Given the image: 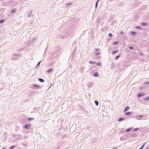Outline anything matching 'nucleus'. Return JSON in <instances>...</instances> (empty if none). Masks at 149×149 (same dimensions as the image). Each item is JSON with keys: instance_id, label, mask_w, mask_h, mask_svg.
<instances>
[{"instance_id": "obj_4", "label": "nucleus", "mask_w": 149, "mask_h": 149, "mask_svg": "<svg viewBox=\"0 0 149 149\" xmlns=\"http://www.w3.org/2000/svg\"><path fill=\"white\" fill-rule=\"evenodd\" d=\"M24 128L25 129H29L30 128V126L29 125H24Z\"/></svg>"}, {"instance_id": "obj_45", "label": "nucleus", "mask_w": 149, "mask_h": 149, "mask_svg": "<svg viewBox=\"0 0 149 149\" xmlns=\"http://www.w3.org/2000/svg\"><path fill=\"white\" fill-rule=\"evenodd\" d=\"M142 55V53H140V55Z\"/></svg>"}, {"instance_id": "obj_24", "label": "nucleus", "mask_w": 149, "mask_h": 149, "mask_svg": "<svg viewBox=\"0 0 149 149\" xmlns=\"http://www.w3.org/2000/svg\"><path fill=\"white\" fill-rule=\"evenodd\" d=\"M4 21V19H2L1 20H0V24H2L3 23Z\"/></svg>"}, {"instance_id": "obj_29", "label": "nucleus", "mask_w": 149, "mask_h": 149, "mask_svg": "<svg viewBox=\"0 0 149 149\" xmlns=\"http://www.w3.org/2000/svg\"><path fill=\"white\" fill-rule=\"evenodd\" d=\"M101 65V63H97L96 64V65L98 66H100Z\"/></svg>"}, {"instance_id": "obj_35", "label": "nucleus", "mask_w": 149, "mask_h": 149, "mask_svg": "<svg viewBox=\"0 0 149 149\" xmlns=\"http://www.w3.org/2000/svg\"><path fill=\"white\" fill-rule=\"evenodd\" d=\"M132 137H135V134H133L131 135Z\"/></svg>"}, {"instance_id": "obj_40", "label": "nucleus", "mask_w": 149, "mask_h": 149, "mask_svg": "<svg viewBox=\"0 0 149 149\" xmlns=\"http://www.w3.org/2000/svg\"><path fill=\"white\" fill-rule=\"evenodd\" d=\"M113 149H117V147H114L113 148Z\"/></svg>"}, {"instance_id": "obj_17", "label": "nucleus", "mask_w": 149, "mask_h": 149, "mask_svg": "<svg viewBox=\"0 0 149 149\" xmlns=\"http://www.w3.org/2000/svg\"><path fill=\"white\" fill-rule=\"evenodd\" d=\"M89 63L91 64H94L95 63V62L90 61L89 62Z\"/></svg>"}, {"instance_id": "obj_47", "label": "nucleus", "mask_w": 149, "mask_h": 149, "mask_svg": "<svg viewBox=\"0 0 149 149\" xmlns=\"http://www.w3.org/2000/svg\"><path fill=\"white\" fill-rule=\"evenodd\" d=\"M138 120H141V119H140V118H138Z\"/></svg>"}, {"instance_id": "obj_32", "label": "nucleus", "mask_w": 149, "mask_h": 149, "mask_svg": "<svg viewBox=\"0 0 149 149\" xmlns=\"http://www.w3.org/2000/svg\"><path fill=\"white\" fill-rule=\"evenodd\" d=\"M98 4V3H97V2H96L95 6V8H96L97 7Z\"/></svg>"}, {"instance_id": "obj_43", "label": "nucleus", "mask_w": 149, "mask_h": 149, "mask_svg": "<svg viewBox=\"0 0 149 149\" xmlns=\"http://www.w3.org/2000/svg\"><path fill=\"white\" fill-rule=\"evenodd\" d=\"M146 84H149V81L148 82H146Z\"/></svg>"}, {"instance_id": "obj_33", "label": "nucleus", "mask_w": 149, "mask_h": 149, "mask_svg": "<svg viewBox=\"0 0 149 149\" xmlns=\"http://www.w3.org/2000/svg\"><path fill=\"white\" fill-rule=\"evenodd\" d=\"M129 48L130 49H133L134 47H133L130 46L129 47Z\"/></svg>"}, {"instance_id": "obj_34", "label": "nucleus", "mask_w": 149, "mask_h": 149, "mask_svg": "<svg viewBox=\"0 0 149 149\" xmlns=\"http://www.w3.org/2000/svg\"><path fill=\"white\" fill-rule=\"evenodd\" d=\"M33 86L35 87H40V86H38V85H33Z\"/></svg>"}, {"instance_id": "obj_9", "label": "nucleus", "mask_w": 149, "mask_h": 149, "mask_svg": "<svg viewBox=\"0 0 149 149\" xmlns=\"http://www.w3.org/2000/svg\"><path fill=\"white\" fill-rule=\"evenodd\" d=\"M53 71V69L52 68H51L47 70V72L48 73H50L52 72Z\"/></svg>"}, {"instance_id": "obj_14", "label": "nucleus", "mask_w": 149, "mask_h": 149, "mask_svg": "<svg viewBox=\"0 0 149 149\" xmlns=\"http://www.w3.org/2000/svg\"><path fill=\"white\" fill-rule=\"evenodd\" d=\"M131 114V112H128L125 113V114L126 115H130Z\"/></svg>"}, {"instance_id": "obj_3", "label": "nucleus", "mask_w": 149, "mask_h": 149, "mask_svg": "<svg viewBox=\"0 0 149 149\" xmlns=\"http://www.w3.org/2000/svg\"><path fill=\"white\" fill-rule=\"evenodd\" d=\"M93 85V83L92 82L88 83L87 84V87L89 88H91Z\"/></svg>"}, {"instance_id": "obj_7", "label": "nucleus", "mask_w": 149, "mask_h": 149, "mask_svg": "<svg viewBox=\"0 0 149 149\" xmlns=\"http://www.w3.org/2000/svg\"><path fill=\"white\" fill-rule=\"evenodd\" d=\"M39 81L41 82H44L45 81L44 80L41 78H39L38 79Z\"/></svg>"}, {"instance_id": "obj_12", "label": "nucleus", "mask_w": 149, "mask_h": 149, "mask_svg": "<svg viewBox=\"0 0 149 149\" xmlns=\"http://www.w3.org/2000/svg\"><path fill=\"white\" fill-rule=\"evenodd\" d=\"M143 100L144 101H148L149 100V96L147 97L144 98L143 99Z\"/></svg>"}, {"instance_id": "obj_25", "label": "nucleus", "mask_w": 149, "mask_h": 149, "mask_svg": "<svg viewBox=\"0 0 149 149\" xmlns=\"http://www.w3.org/2000/svg\"><path fill=\"white\" fill-rule=\"evenodd\" d=\"M118 50H116L113 52L112 53L113 54H116L117 53H118Z\"/></svg>"}, {"instance_id": "obj_38", "label": "nucleus", "mask_w": 149, "mask_h": 149, "mask_svg": "<svg viewBox=\"0 0 149 149\" xmlns=\"http://www.w3.org/2000/svg\"><path fill=\"white\" fill-rule=\"evenodd\" d=\"M123 32H122V31H120V34L121 35H122L123 34Z\"/></svg>"}, {"instance_id": "obj_27", "label": "nucleus", "mask_w": 149, "mask_h": 149, "mask_svg": "<svg viewBox=\"0 0 149 149\" xmlns=\"http://www.w3.org/2000/svg\"><path fill=\"white\" fill-rule=\"evenodd\" d=\"M139 128H136L134 129L133 131L134 132H135V131H138L139 130Z\"/></svg>"}, {"instance_id": "obj_49", "label": "nucleus", "mask_w": 149, "mask_h": 149, "mask_svg": "<svg viewBox=\"0 0 149 149\" xmlns=\"http://www.w3.org/2000/svg\"><path fill=\"white\" fill-rule=\"evenodd\" d=\"M2 149H5V148H2Z\"/></svg>"}, {"instance_id": "obj_30", "label": "nucleus", "mask_w": 149, "mask_h": 149, "mask_svg": "<svg viewBox=\"0 0 149 149\" xmlns=\"http://www.w3.org/2000/svg\"><path fill=\"white\" fill-rule=\"evenodd\" d=\"M109 36L110 37H111L112 36V34L111 33H109Z\"/></svg>"}, {"instance_id": "obj_8", "label": "nucleus", "mask_w": 149, "mask_h": 149, "mask_svg": "<svg viewBox=\"0 0 149 149\" xmlns=\"http://www.w3.org/2000/svg\"><path fill=\"white\" fill-rule=\"evenodd\" d=\"M93 76H94L97 77H98L99 76L98 73L97 72H95Z\"/></svg>"}, {"instance_id": "obj_15", "label": "nucleus", "mask_w": 149, "mask_h": 149, "mask_svg": "<svg viewBox=\"0 0 149 149\" xmlns=\"http://www.w3.org/2000/svg\"><path fill=\"white\" fill-rule=\"evenodd\" d=\"M131 130V128H129L126 130V132H130Z\"/></svg>"}, {"instance_id": "obj_41", "label": "nucleus", "mask_w": 149, "mask_h": 149, "mask_svg": "<svg viewBox=\"0 0 149 149\" xmlns=\"http://www.w3.org/2000/svg\"><path fill=\"white\" fill-rule=\"evenodd\" d=\"M71 3H67L66 5H71Z\"/></svg>"}, {"instance_id": "obj_31", "label": "nucleus", "mask_w": 149, "mask_h": 149, "mask_svg": "<svg viewBox=\"0 0 149 149\" xmlns=\"http://www.w3.org/2000/svg\"><path fill=\"white\" fill-rule=\"evenodd\" d=\"M119 57H120V56L119 55H118L116 56L115 58L116 59H117L118 58H119Z\"/></svg>"}, {"instance_id": "obj_11", "label": "nucleus", "mask_w": 149, "mask_h": 149, "mask_svg": "<svg viewBox=\"0 0 149 149\" xmlns=\"http://www.w3.org/2000/svg\"><path fill=\"white\" fill-rule=\"evenodd\" d=\"M131 34L133 36H134L136 35V32L134 31H131Z\"/></svg>"}, {"instance_id": "obj_21", "label": "nucleus", "mask_w": 149, "mask_h": 149, "mask_svg": "<svg viewBox=\"0 0 149 149\" xmlns=\"http://www.w3.org/2000/svg\"><path fill=\"white\" fill-rule=\"evenodd\" d=\"M28 17H30L31 16H32V13H29L28 14Z\"/></svg>"}, {"instance_id": "obj_46", "label": "nucleus", "mask_w": 149, "mask_h": 149, "mask_svg": "<svg viewBox=\"0 0 149 149\" xmlns=\"http://www.w3.org/2000/svg\"><path fill=\"white\" fill-rule=\"evenodd\" d=\"M148 148H149L148 147H147V148H146V149H148Z\"/></svg>"}, {"instance_id": "obj_10", "label": "nucleus", "mask_w": 149, "mask_h": 149, "mask_svg": "<svg viewBox=\"0 0 149 149\" xmlns=\"http://www.w3.org/2000/svg\"><path fill=\"white\" fill-rule=\"evenodd\" d=\"M129 109V107L128 106L126 107L125 109H124V111H128Z\"/></svg>"}, {"instance_id": "obj_44", "label": "nucleus", "mask_w": 149, "mask_h": 149, "mask_svg": "<svg viewBox=\"0 0 149 149\" xmlns=\"http://www.w3.org/2000/svg\"><path fill=\"white\" fill-rule=\"evenodd\" d=\"M100 0H97V1L96 2H97V3H98V2H99Z\"/></svg>"}, {"instance_id": "obj_37", "label": "nucleus", "mask_w": 149, "mask_h": 149, "mask_svg": "<svg viewBox=\"0 0 149 149\" xmlns=\"http://www.w3.org/2000/svg\"><path fill=\"white\" fill-rule=\"evenodd\" d=\"M95 50L96 51H99V49L97 48H96L95 49Z\"/></svg>"}, {"instance_id": "obj_36", "label": "nucleus", "mask_w": 149, "mask_h": 149, "mask_svg": "<svg viewBox=\"0 0 149 149\" xmlns=\"http://www.w3.org/2000/svg\"><path fill=\"white\" fill-rule=\"evenodd\" d=\"M37 108L36 107H34L33 109V110L35 111H36V109H37Z\"/></svg>"}, {"instance_id": "obj_20", "label": "nucleus", "mask_w": 149, "mask_h": 149, "mask_svg": "<svg viewBox=\"0 0 149 149\" xmlns=\"http://www.w3.org/2000/svg\"><path fill=\"white\" fill-rule=\"evenodd\" d=\"M95 104L96 106H98L99 104L98 102L97 101H95Z\"/></svg>"}, {"instance_id": "obj_19", "label": "nucleus", "mask_w": 149, "mask_h": 149, "mask_svg": "<svg viewBox=\"0 0 149 149\" xmlns=\"http://www.w3.org/2000/svg\"><path fill=\"white\" fill-rule=\"evenodd\" d=\"M34 119V118H28V120L29 121H31V120H33Z\"/></svg>"}, {"instance_id": "obj_2", "label": "nucleus", "mask_w": 149, "mask_h": 149, "mask_svg": "<svg viewBox=\"0 0 149 149\" xmlns=\"http://www.w3.org/2000/svg\"><path fill=\"white\" fill-rule=\"evenodd\" d=\"M36 39V38H32L31 37H29V41L28 42L29 44H31V43L33 42H34Z\"/></svg>"}, {"instance_id": "obj_42", "label": "nucleus", "mask_w": 149, "mask_h": 149, "mask_svg": "<svg viewBox=\"0 0 149 149\" xmlns=\"http://www.w3.org/2000/svg\"><path fill=\"white\" fill-rule=\"evenodd\" d=\"M143 116H140V115H139V117H143Z\"/></svg>"}, {"instance_id": "obj_48", "label": "nucleus", "mask_w": 149, "mask_h": 149, "mask_svg": "<svg viewBox=\"0 0 149 149\" xmlns=\"http://www.w3.org/2000/svg\"><path fill=\"white\" fill-rule=\"evenodd\" d=\"M143 119L145 120V118H143Z\"/></svg>"}, {"instance_id": "obj_26", "label": "nucleus", "mask_w": 149, "mask_h": 149, "mask_svg": "<svg viewBox=\"0 0 149 149\" xmlns=\"http://www.w3.org/2000/svg\"><path fill=\"white\" fill-rule=\"evenodd\" d=\"M15 146H12L10 147L9 148V149H13V148H14L15 147Z\"/></svg>"}, {"instance_id": "obj_23", "label": "nucleus", "mask_w": 149, "mask_h": 149, "mask_svg": "<svg viewBox=\"0 0 149 149\" xmlns=\"http://www.w3.org/2000/svg\"><path fill=\"white\" fill-rule=\"evenodd\" d=\"M41 62V61H39V62H38V63L37 64V65H36V67H37L38 66L40 65V63Z\"/></svg>"}, {"instance_id": "obj_13", "label": "nucleus", "mask_w": 149, "mask_h": 149, "mask_svg": "<svg viewBox=\"0 0 149 149\" xmlns=\"http://www.w3.org/2000/svg\"><path fill=\"white\" fill-rule=\"evenodd\" d=\"M147 24V23L142 22L141 23V25L142 26H145Z\"/></svg>"}, {"instance_id": "obj_16", "label": "nucleus", "mask_w": 149, "mask_h": 149, "mask_svg": "<svg viewBox=\"0 0 149 149\" xmlns=\"http://www.w3.org/2000/svg\"><path fill=\"white\" fill-rule=\"evenodd\" d=\"M16 11V9H14L13 10H12L11 11V13H15Z\"/></svg>"}, {"instance_id": "obj_39", "label": "nucleus", "mask_w": 149, "mask_h": 149, "mask_svg": "<svg viewBox=\"0 0 149 149\" xmlns=\"http://www.w3.org/2000/svg\"><path fill=\"white\" fill-rule=\"evenodd\" d=\"M100 53H97L96 54V55L97 56H98L100 55Z\"/></svg>"}, {"instance_id": "obj_22", "label": "nucleus", "mask_w": 149, "mask_h": 149, "mask_svg": "<svg viewBox=\"0 0 149 149\" xmlns=\"http://www.w3.org/2000/svg\"><path fill=\"white\" fill-rule=\"evenodd\" d=\"M118 43V42H113V44L114 45H117Z\"/></svg>"}, {"instance_id": "obj_5", "label": "nucleus", "mask_w": 149, "mask_h": 149, "mask_svg": "<svg viewBox=\"0 0 149 149\" xmlns=\"http://www.w3.org/2000/svg\"><path fill=\"white\" fill-rule=\"evenodd\" d=\"M126 120V119L125 118H118V121L119 122H120V121H122L123 120Z\"/></svg>"}, {"instance_id": "obj_28", "label": "nucleus", "mask_w": 149, "mask_h": 149, "mask_svg": "<svg viewBox=\"0 0 149 149\" xmlns=\"http://www.w3.org/2000/svg\"><path fill=\"white\" fill-rule=\"evenodd\" d=\"M144 145H145V144H144L143 145H142L141 146V147L140 148H139V149H142L143 148V147H144Z\"/></svg>"}, {"instance_id": "obj_18", "label": "nucleus", "mask_w": 149, "mask_h": 149, "mask_svg": "<svg viewBox=\"0 0 149 149\" xmlns=\"http://www.w3.org/2000/svg\"><path fill=\"white\" fill-rule=\"evenodd\" d=\"M135 28L141 29L142 27L140 26H137L135 27Z\"/></svg>"}, {"instance_id": "obj_6", "label": "nucleus", "mask_w": 149, "mask_h": 149, "mask_svg": "<svg viewBox=\"0 0 149 149\" xmlns=\"http://www.w3.org/2000/svg\"><path fill=\"white\" fill-rule=\"evenodd\" d=\"M145 95V94L144 93H141L138 94L137 96L138 97H141L142 96H144Z\"/></svg>"}, {"instance_id": "obj_1", "label": "nucleus", "mask_w": 149, "mask_h": 149, "mask_svg": "<svg viewBox=\"0 0 149 149\" xmlns=\"http://www.w3.org/2000/svg\"><path fill=\"white\" fill-rule=\"evenodd\" d=\"M20 54L17 53H14L13 54L11 58V60H17L18 59V57L20 56Z\"/></svg>"}]
</instances>
